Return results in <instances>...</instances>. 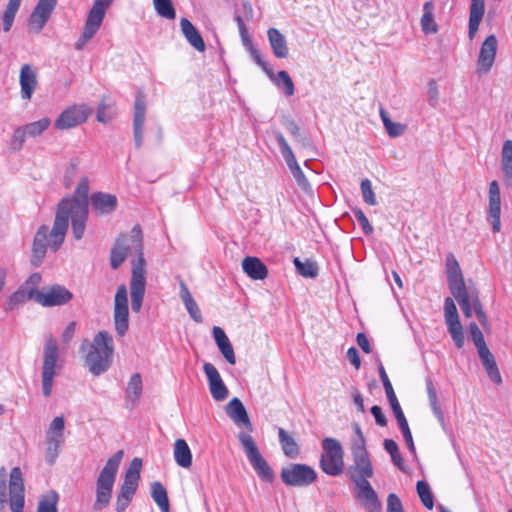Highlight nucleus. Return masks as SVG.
Here are the masks:
<instances>
[{"label":"nucleus","instance_id":"32","mask_svg":"<svg viewBox=\"0 0 512 512\" xmlns=\"http://www.w3.org/2000/svg\"><path fill=\"white\" fill-rule=\"evenodd\" d=\"M180 28L187 42L197 51H205V42L196 27L187 18L180 20Z\"/></svg>","mask_w":512,"mask_h":512},{"label":"nucleus","instance_id":"41","mask_svg":"<svg viewBox=\"0 0 512 512\" xmlns=\"http://www.w3.org/2000/svg\"><path fill=\"white\" fill-rule=\"evenodd\" d=\"M420 25L423 33L426 35L435 34L438 32V25L434 18V5L432 1H427L424 3Z\"/></svg>","mask_w":512,"mask_h":512},{"label":"nucleus","instance_id":"51","mask_svg":"<svg viewBox=\"0 0 512 512\" xmlns=\"http://www.w3.org/2000/svg\"><path fill=\"white\" fill-rule=\"evenodd\" d=\"M156 13L169 20H173L176 17V11L173 6L172 0H152Z\"/></svg>","mask_w":512,"mask_h":512},{"label":"nucleus","instance_id":"11","mask_svg":"<svg viewBox=\"0 0 512 512\" xmlns=\"http://www.w3.org/2000/svg\"><path fill=\"white\" fill-rule=\"evenodd\" d=\"M280 477L287 486L305 487L316 480L317 473L309 465L291 463L282 468Z\"/></svg>","mask_w":512,"mask_h":512},{"label":"nucleus","instance_id":"35","mask_svg":"<svg viewBox=\"0 0 512 512\" xmlns=\"http://www.w3.org/2000/svg\"><path fill=\"white\" fill-rule=\"evenodd\" d=\"M212 332L215 342L220 352L222 353L223 357L229 364L234 365L236 363V357L232 344L228 339L227 335L225 334L223 329L218 326H215Z\"/></svg>","mask_w":512,"mask_h":512},{"label":"nucleus","instance_id":"31","mask_svg":"<svg viewBox=\"0 0 512 512\" xmlns=\"http://www.w3.org/2000/svg\"><path fill=\"white\" fill-rule=\"evenodd\" d=\"M242 269L253 280H264L268 276L266 265L257 257H245L242 260Z\"/></svg>","mask_w":512,"mask_h":512},{"label":"nucleus","instance_id":"3","mask_svg":"<svg viewBox=\"0 0 512 512\" xmlns=\"http://www.w3.org/2000/svg\"><path fill=\"white\" fill-rule=\"evenodd\" d=\"M71 219L72 233L76 240L84 236L86 222L88 219V208L66 207V213L60 214V205L57 207L54 223L51 229L52 244L55 249H59L64 242L65 235Z\"/></svg>","mask_w":512,"mask_h":512},{"label":"nucleus","instance_id":"13","mask_svg":"<svg viewBox=\"0 0 512 512\" xmlns=\"http://www.w3.org/2000/svg\"><path fill=\"white\" fill-rule=\"evenodd\" d=\"M273 134L279 145L281 154L291 174L293 175L298 187L304 192H309L311 190V185L306 176L304 175L301 167L299 166L295 154L292 151L287 140L285 139L284 135L280 131H274Z\"/></svg>","mask_w":512,"mask_h":512},{"label":"nucleus","instance_id":"28","mask_svg":"<svg viewBox=\"0 0 512 512\" xmlns=\"http://www.w3.org/2000/svg\"><path fill=\"white\" fill-rule=\"evenodd\" d=\"M19 82L21 87V98L30 100L37 87V73L30 64L22 65L20 69Z\"/></svg>","mask_w":512,"mask_h":512},{"label":"nucleus","instance_id":"15","mask_svg":"<svg viewBox=\"0 0 512 512\" xmlns=\"http://www.w3.org/2000/svg\"><path fill=\"white\" fill-rule=\"evenodd\" d=\"M91 114V108L88 105H72L62 111L55 120L54 126L58 130H67L84 123Z\"/></svg>","mask_w":512,"mask_h":512},{"label":"nucleus","instance_id":"33","mask_svg":"<svg viewBox=\"0 0 512 512\" xmlns=\"http://www.w3.org/2000/svg\"><path fill=\"white\" fill-rule=\"evenodd\" d=\"M453 297L459 303L465 317H472L474 310V297L479 298L475 289H467V287L451 292Z\"/></svg>","mask_w":512,"mask_h":512},{"label":"nucleus","instance_id":"1","mask_svg":"<svg viewBox=\"0 0 512 512\" xmlns=\"http://www.w3.org/2000/svg\"><path fill=\"white\" fill-rule=\"evenodd\" d=\"M128 254H135L137 260L133 262L130 281L132 311L139 313L142 308L146 291V269L143 256V240L141 229L134 226L129 234L120 235L111 250L110 265L117 269L125 261Z\"/></svg>","mask_w":512,"mask_h":512},{"label":"nucleus","instance_id":"64","mask_svg":"<svg viewBox=\"0 0 512 512\" xmlns=\"http://www.w3.org/2000/svg\"><path fill=\"white\" fill-rule=\"evenodd\" d=\"M470 334L475 346L481 345L485 343L483 333L479 329L476 323H470L469 325Z\"/></svg>","mask_w":512,"mask_h":512},{"label":"nucleus","instance_id":"34","mask_svg":"<svg viewBox=\"0 0 512 512\" xmlns=\"http://www.w3.org/2000/svg\"><path fill=\"white\" fill-rule=\"evenodd\" d=\"M500 168L506 186H512V140L503 143L500 154Z\"/></svg>","mask_w":512,"mask_h":512},{"label":"nucleus","instance_id":"20","mask_svg":"<svg viewBox=\"0 0 512 512\" xmlns=\"http://www.w3.org/2000/svg\"><path fill=\"white\" fill-rule=\"evenodd\" d=\"M203 371L207 377L212 398L215 401L225 400L228 397L229 391L216 367L207 362L203 365Z\"/></svg>","mask_w":512,"mask_h":512},{"label":"nucleus","instance_id":"39","mask_svg":"<svg viewBox=\"0 0 512 512\" xmlns=\"http://www.w3.org/2000/svg\"><path fill=\"white\" fill-rule=\"evenodd\" d=\"M485 11V0H471L468 36L473 39L478 31Z\"/></svg>","mask_w":512,"mask_h":512},{"label":"nucleus","instance_id":"40","mask_svg":"<svg viewBox=\"0 0 512 512\" xmlns=\"http://www.w3.org/2000/svg\"><path fill=\"white\" fill-rule=\"evenodd\" d=\"M173 455L178 466L189 468L192 465V453L184 439H177L175 441Z\"/></svg>","mask_w":512,"mask_h":512},{"label":"nucleus","instance_id":"36","mask_svg":"<svg viewBox=\"0 0 512 512\" xmlns=\"http://www.w3.org/2000/svg\"><path fill=\"white\" fill-rule=\"evenodd\" d=\"M212 332L215 342L220 352L222 353L223 357L229 364L234 365L236 363V357L232 344L228 339L227 335L225 334L223 329L218 326H215Z\"/></svg>","mask_w":512,"mask_h":512},{"label":"nucleus","instance_id":"27","mask_svg":"<svg viewBox=\"0 0 512 512\" xmlns=\"http://www.w3.org/2000/svg\"><path fill=\"white\" fill-rule=\"evenodd\" d=\"M93 212L97 215H104L113 212L117 208V197L115 195L96 192L90 197Z\"/></svg>","mask_w":512,"mask_h":512},{"label":"nucleus","instance_id":"22","mask_svg":"<svg viewBox=\"0 0 512 512\" xmlns=\"http://www.w3.org/2000/svg\"><path fill=\"white\" fill-rule=\"evenodd\" d=\"M88 193H89V180L87 177H83L78 182L74 195L70 198H64L60 201V214L66 213V207H81L88 208Z\"/></svg>","mask_w":512,"mask_h":512},{"label":"nucleus","instance_id":"14","mask_svg":"<svg viewBox=\"0 0 512 512\" xmlns=\"http://www.w3.org/2000/svg\"><path fill=\"white\" fill-rule=\"evenodd\" d=\"M444 318L447 330L458 349L464 346L465 337L462 324L459 320L458 311L452 298L447 297L444 301Z\"/></svg>","mask_w":512,"mask_h":512},{"label":"nucleus","instance_id":"58","mask_svg":"<svg viewBox=\"0 0 512 512\" xmlns=\"http://www.w3.org/2000/svg\"><path fill=\"white\" fill-rule=\"evenodd\" d=\"M114 117V112L111 110V106L105 101H102L97 110V120L101 123H108Z\"/></svg>","mask_w":512,"mask_h":512},{"label":"nucleus","instance_id":"17","mask_svg":"<svg viewBox=\"0 0 512 512\" xmlns=\"http://www.w3.org/2000/svg\"><path fill=\"white\" fill-rule=\"evenodd\" d=\"M51 248L54 252L55 249L52 244L51 230L46 225H41L33 240L31 262L33 265L38 266L44 259L47 249Z\"/></svg>","mask_w":512,"mask_h":512},{"label":"nucleus","instance_id":"47","mask_svg":"<svg viewBox=\"0 0 512 512\" xmlns=\"http://www.w3.org/2000/svg\"><path fill=\"white\" fill-rule=\"evenodd\" d=\"M58 501V493L54 490L48 491L40 497L36 512H58Z\"/></svg>","mask_w":512,"mask_h":512},{"label":"nucleus","instance_id":"23","mask_svg":"<svg viewBox=\"0 0 512 512\" xmlns=\"http://www.w3.org/2000/svg\"><path fill=\"white\" fill-rule=\"evenodd\" d=\"M354 484L357 488L355 496L361 505L369 512H379L381 510V503L369 481H361Z\"/></svg>","mask_w":512,"mask_h":512},{"label":"nucleus","instance_id":"2","mask_svg":"<svg viewBox=\"0 0 512 512\" xmlns=\"http://www.w3.org/2000/svg\"><path fill=\"white\" fill-rule=\"evenodd\" d=\"M81 351L85 353V363L89 371L99 376L111 366L114 355V341L108 331H99L90 343L82 344Z\"/></svg>","mask_w":512,"mask_h":512},{"label":"nucleus","instance_id":"57","mask_svg":"<svg viewBox=\"0 0 512 512\" xmlns=\"http://www.w3.org/2000/svg\"><path fill=\"white\" fill-rule=\"evenodd\" d=\"M360 188L365 203H367L370 206H375L377 204V200L372 188L371 181L369 179L362 180Z\"/></svg>","mask_w":512,"mask_h":512},{"label":"nucleus","instance_id":"4","mask_svg":"<svg viewBox=\"0 0 512 512\" xmlns=\"http://www.w3.org/2000/svg\"><path fill=\"white\" fill-rule=\"evenodd\" d=\"M124 452L117 451L112 455L99 472L95 483V500L92 509L96 512L104 510L111 502L113 488Z\"/></svg>","mask_w":512,"mask_h":512},{"label":"nucleus","instance_id":"60","mask_svg":"<svg viewBox=\"0 0 512 512\" xmlns=\"http://www.w3.org/2000/svg\"><path fill=\"white\" fill-rule=\"evenodd\" d=\"M353 214L355 216V218L357 219V221L359 222L361 228L363 229L364 233L366 235H370L373 233V227L372 225L370 224L368 218L365 216L364 212L359 209V208H355L353 209Z\"/></svg>","mask_w":512,"mask_h":512},{"label":"nucleus","instance_id":"62","mask_svg":"<svg viewBox=\"0 0 512 512\" xmlns=\"http://www.w3.org/2000/svg\"><path fill=\"white\" fill-rule=\"evenodd\" d=\"M352 456L356 455H368L366 450L365 438L364 436L355 437L352 441Z\"/></svg>","mask_w":512,"mask_h":512},{"label":"nucleus","instance_id":"49","mask_svg":"<svg viewBox=\"0 0 512 512\" xmlns=\"http://www.w3.org/2000/svg\"><path fill=\"white\" fill-rule=\"evenodd\" d=\"M383 445L387 453L390 454L392 463L401 471H405V462L399 451L397 443L392 439H385Z\"/></svg>","mask_w":512,"mask_h":512},{"label":"nucleus","instance_id":"38","mask_svg":"<svg viewBox=\"0 0 512 512\" xmlns=\"http://www.w3.org/2000/svg\"><path fill=\"white\" fill-rule=\"evenodd\" d=\"M268 40L277 58H286L289 48L285 36L276 28H269L267 31Z\"/></svg>","mask_w":512,"mask_h":512},{"label":"nucleus","instance_id":"48","mask_svg":"<svg viewBox=\"0 0 512 512\" xmlns=\"http://www.w3.org/2000/svg\"><path fill=\"white\" fill-rule=\"evenodd\" d=\"M22 0H9L2 15V29L4 32L10 31L13 26L17 11L20 8Z\"/></svg>","mask_w":512,"mask_h":512},{"label":"nucleus","instance_id":"12","mask_svg":"<svg viewBox=\"0 0 512 512\" xmlns=\"http://www.w3.org/2000/svg\"><path fill=\"white\" fill-rule=\"evenodd\" d=\"M114 329L119 337H123L129 330L128 291L124 284L118 286L113 307Z\"/></svg>","mask_w":512,"mask_h":512},{"label":"nucleus","instance_id":"26","mask_svg":"<svg viewBox=\"0 0 512 512\" xmlns=\"http://www.w3.org/2000/svg\"><path fill=\"white\" fill-rule=\"evenodd\" d=\"M446 274L451 292L465 288V282L459 263L452 253L446 256Z\"/></svg>","mask_w":512,"mask_h":512},{"label":"nucleus","instance_id":"56","mask_svg":"<svg viewBox=\"0 0 512 512\" xmlns=\"http://www.w3.org/2000/svg\"><path fill=\"white\" fill-rule=\"evenodd\" d=\"M48 20L49 18L34 9L29 17V28L31 31L39 33L44 28Z\"/></svg>","mask_w":512,"mask_h":512},{"label":"nucleus","instance_id":"10","mask_svg":"<svg viewBox=\"0 0 512 512\" xmlns=\"http://www.w3.org/2000/svg\"><path fill=\"white\" fill-rule=\"evenodd\" d=\"M65 419L63 416L55 417L49 424L45 433V460L53 465L58 458L60 448L65 441Z\"/></svg>","mask_w":512,"mask_h":512},{"label":"nucleus","instance_id":"54","mask_svg":"<svg viewBox=\"0 0 512 512\" xmlns=\"http://www.w3.org/2000/svg\"><path fill=\"white\" fill-rule=\"evenodd\" d=\"M27 137H29V136L25 130L24 125L17 127L14 130L11 140H10V144H9L10 149L15 152L20 151L23 148V145H24Z\"/></svg>","mask_w":512,"mask_h":512},{"label":"nucleus","instance_id":"8","mask_svg":"<svg viewBox=\"0 0 512 512\" xmlns=\"http://www.w3.org/2000/svg\"><path fill=\"white\" fill-rule=\"evenodd\" d=\"M323 452L320 458V466L323 472L330 476H338L344 469V453L341 443L331 437L322 440Z\"/></svg>","mask_w":512,"mask_h":512},{"label":"nucleus","instance_id":"29","mask_svg":"<svg viewBox=\"0 0 512 512\" xmlns=\"http://www.w3.org/2000/svg\"><path fill=\"white\" fill-rule=\"evenodd\" d=\"M226 414L237 425H244L249 432L253 430L252 423L243 403L237 398H233L226 405Z\"/></svg>","mask_w":512,"mask_h":512},{"label":"nucleus","instance_id":"43","mask_svg":"<svg viewBox=\"0 0 512 512\" xmlns=\"http://www.w3.org/2000/svg\"><path fill=\"white\" fill-rule=\"evenodd\" d=\"M37 289L33 287L22 286L14 292L9 298V308L14 309L16 306L25 303L28 300L36 301Z\"/></svg>","mask_w":512,"mask_h":512},{"label":"nucleus","instance_id":"9","mask_svg":"<svg viewBox=\"0 0 512 512\" xmlns=\"http://www.w3.org/2000/svg\"><path fill=\"white\" fill-rule=\"evenodd\" d=\"M58 345L55 338L48 337L45 342L42 365V392L48 398L51 396L54 378L58 374Z\"/></svg>","mask_w":512,"mask_h":512},{"label":"nucleus","instance_id":"50","mask_svg":"<svg viewBox=\"0 0 512 512\" xmlns=\"http://www.w3.org/2000/svg\"><path fill=\"white\" fill-rule=\"evenodd\" d=\"M293 262L299 275L305 278H315L318 275V266L314 261L302 262L299 258H295Z\"/></svg>","mask_w":512,"mask_h":512},{"label":"nucleus","instance_id":"21","mask_svg":"<svg viewBox=\"0 0 512 512\" xmlns=\"http://www.w3.org/2000/svg\"><path fill=\"white\" fill-rule=\"evenodd\" d=\"M488 198V219L491 222L493 231L499 232L501 229V198L499 184L496 180L491 181L489 184Z\"/></svg>","mask_w":512,"mask_h":512},{"label":"nucleus","instance_id":"46","mask_svg":"<svg viewBox=\"0 0 512 512\" xmlns=\"http://www.w3.org/2000/svg\"><path fill=\"white\" fill-rule=\"evenodd\" d=\"M279 442L283 453L290 458H295L299 454V446L295 439L290 436L283 428L278 429Z\"/></svg>","mask_w":512,"mask_h":512},{"label":"nucleus","instance_id":"37","mask_svg":"<svg viewBox=\"0 0 512 512\" xmlns=\"http://www.w3.org/2000/svg\"><path fill=\"white\" fill-rule=\"evenodd\" d=\"M179 286H180L179 296H180L188 314L195 322H197V323L202 322L203 317H202L201 311H200L196 301L194 300L192 294L190 293L188 286L185 284V282L183 280H180Z\"/></svg>","mask_w":512,"mask_h":512},{"label":"nucleus","instance_id":"18","mask_svg":"<svg viewBox=\"0 0 512 512\" xmlns=\"http://www.w3.org/2000/svg\"><path fill=\"white\" fill-rule=\"evenodd\" d=\"M72 299V293L61 285H54L44 291L37 289L36 302L44 307L61 306Z\"/></svg>","mask_w":512,"mask_h":512},{"label":"nucleus","instance_id":"45","mask_svg":"<svg viewBox=\"0 0 512 512\" xmlns=\"http://www.w3.org/2000/svg\"><path fill=\"white\" fill-rule=\"evenodd\" d=\"M151 497L161 512H170L169 499L165 487L158 481L151 484Z\"/></svg>","mask_w":512,"mask_h":512},{"label":"nucleus","instance_id":"7","mask_svg":"<svg viewBox=\"0 0 512 512\" xmlns=\"http://www.w3.org/2000/svg\"><path fill=\"white\" fill-rule=\"evenodd\" d=\"M112 2L113 0L94 1L91 9L88 12L83 31L75 43L76 50H83L87 43L96 35L103 23L106 10Z\"/></svg>","mask_w":512,"mask_h":512},{"label":"nucleus","instance_id":"59","mask_svg":"<svg viewBox=\"0 0 512 512\" xmlns=\"http://www.w3.org/2000/svg\"><path fill=\"white\" fill-rule=\"evenodd\" d=\"M56 4L57 0H38L34 9L47 18H50Z\"/></svg>","mask_w":512,"mask_h":512},{"label":"nucleus","instance_id":"61","mask_svg":"<svg viewBox=\"0 0 512 512\" xmlns=\"http://www.w3.org/2000/svg\"><path fill=\"white\" fill-rule=\"evenodd\" d=\"M378 372H379L380 379H381V381L383 383V386H384L387 398L390 397V396L395 395L393 386H392V384H391V382H390V380L388 378V375H387V373H386L382 363H380L378 365Z\"/></svg>","mask_w":512,"mask_h":512},{"label":"nucleus","instance_id":"63","mask_svg":"<svg viewBox=\"0 0 512 512\" xmlns=\"http://www.w3.org/2000/svg\"><path fill=\"white\" fill-rule=\"evenodd\" d=\"M387 512H404L400 498L394 493L387 497Z\"/></svg>","mask_w":512,"mask_h":512},{"label":"nucleus","instance_id":"53","mask_svg":"<svg viewBox=\"0 0 512 512\" xmlns=\"http://www.w3.org/2000/svg\"><path fill=\"white\" fill-rule=\"evenodd\" d=\"M243 46L250 52L253 60L256 62L257 65L263 64V58L260 55L259 51L254 47L252 40L249 36L247 28L244 30L239 31Z\"/></svg>","mask_w":512,"mask_h":512},{"label":"nucleus","instance_id":"24","mask_svg":"<svg viewBox=\"0 0 512 512\" xmlns=\"http://www.w3.org/2000/svg\"><path fill=\"white\" fill-rule=\"evenodd\" d=\"M348 474L353 483L368 481L373 476L369 455L353 456V465L348 468Z\"/></svg>","mask_w":512,"mask_h":512},{"label":"nucleus","instance_id":"42","mask_svg":"<svg viewBox=\"0 0 512 512\" xmlns=\"http://www.w3.org/2000/svg\"><path fill=\"white\" fill-rule=\"evenodd\" d=\"M379 115L390 137L396 138L402 136L407 131V125L400 122H393L385 109L380 108Z\"/></svg>","mask_w":512,"mask_h":512},{"label":"nucleus","instance_id":"6","mask_svg":"<svg viewBox=\"0 0 512 512\" xmlns=\"http://www.w3.org/2000/svg\"><path fill=\"white\" fill-rule=\"evenodd\" d=\"M238 440L258 477L264 482L271 483L275 478L274 472L260 453L250 433L239 432Z\"/></svg>","mask_w":512,"mask_h":512},{"label":"nucleus","instance_id":"5","mask_svg":"<svg viewBox=\"0 0 512 512\" xmlns=\"http://www.w3.org/2000/svg\"><path fill=\"white\" fill-rule=\"evenodd\" d=\"M7 471L0 468V512H4L8 502L11 512H23L25 504V488L22 471L19 467L12 468L9 475V499L7 500Z\"/></svg>","mask_w":512,"mask_h":512},{"label":"nucleus","instance_id":"19","mask_svg":"<svg viewBox=\"0 0 512 512\" xmlns=\"http://www.w3.org/2000/svg\"><path fill=\"white\" fill-rule=\"evenodd\" d=\"M142 467V460L134 458L125 472L123 483L120 486L118 494L133 499L140 480V470Z\"/></svg>","mask_w":512,"mask_h":512},{"label":"nucleus","instance_id":"55","mask_svg":"<svg viewBox=\"0 0 512 512\" xmlns=\"http://www.w3.org/2000/svg\"><path fill=\"white\" fill-rule=\"evenodd\" d=\"M417 493L427 509H432L434 506L433 496L427 482L420 480L417 482Z\"/></svg>","mask_w":512,"mask_h":512},{"label":"nucleus","instance_id":"16","mask_svg":"<svg viewBox=\"0 0 512 512\" xmlns=\"http://www.w3.org/2000/svg\"><path fill=\"white\" fill-rule=\"evenodd\" d=\"M498 40L495 35H489L482 42L476 62V73L478 75L488 74L496 59Z\"/></svg>","mask_w":512,"mask_h":512},{"label":"nucleus","instance_id":"52","mask_svg":"<svg viewBox=\"0 0 512 512\" xmlns=\"http://www.w3.org/2000/svg\"><path fill=\"white\" fill-rule=\"evenodd\" d=\"M51 125V120L48 117H44L38 121L28 123L24 125L25 130L29 137H37L40 136L44 131H46Z\"/></svg>","mask_w":512,"mask_h":512},{"label":"nucleus","instance_id":"30","mask_svg":"<svg viewBox=\"0 0 512 512\" xmlns=\"http://www.w3.org/2000/svg\"><path fill=\"white\" fill-rule=\"evenodd\" d=\"M270 80L279 88H283L286 96H292L295 92L294 83L292 78L288 74V72L281 70L277 74L273 72L271 68L268 67L267 63L263 61L262 65H259Z\"/></svg>","mask_w":512,"mask_h":512},{"label":"nucleus","instance_id":"25","mask_svg":"<svg viewBox=\"0 0 512 512\" xmlns=\"http://www.w3.org/2000/svg\"><path fill=\"white\" fill-rule=\"evenodd\" d=\"M146 115V102L142 94H138L134 103L133 133L136 147L142 145L144 122Z\"/></svg>","mask_w":512,"mask_h":512},{"label":"nucleus","instance_id":"44","mask_svg":"<svg viewBox=\"0 0 512 512\" xmlns=\"http://www.w3.org/2000/svg\"><path fill=\"white\" fill-rule=\"evenodd\" d=\"M143 383L142 377L139 373H134L127 384L126 400L135 405L142 394Z\"/></svg>","mask_w":512,"mask_h":512}]
</instances>
